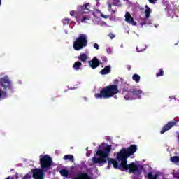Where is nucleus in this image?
Here are the masks:
<instances>
[{"label":"nucleus","mask_w":179,"mask_h":179,"mask_svg":"<svg viewBox=\"0 0 179 179\" xmlns=\"http://www.w3.org/2000/svg\"><path fill=\"white\" fill-rule=\"evenodd\" d=\"M117 93H120L117 85H110L103 87L100 93H96L94 96L96 99H110L113 96H115Z\"/></svg>","instance_id":"f257e3e1"},{"label":"nucleus","mask_w":179,"mask_h":179,"mask_svg":"<svg viewBox=\"0 0 179 179\" xmlns=\"http://www.w3.org/2000/svg\"><path fill=\"white\" fill-rule=\"evenodd\" d=\"M59 173L62 177H65L66 178H68L69 177V171L65 169H61L59 171Z\"/></svg>","instance_id":"412c9836"},{"label":"nucleus","mask_w":179,"mask_h":179,"mask_svg":"<svg viewBox=\"0 0 179 179\" xmlns=\"http://www.w3.org/2000/svg\"><path fill=\"white\" fill-rule=\"evenodd\" d=\"M108 37H110V38H111V40H113V38H114V37H115V35H114V34H113V33H110L108 34Z\"/></svg>","instance_id":"7c9ffc66"},{"label":"nucleus","mask_w":179,"mask_h":179,"mask_svg":"<svg viewBox=\"0 0 179 179\" xmlns=\"http://www.w3.org/2000/svg\"><path fill=\"white\" fill-rule=\"evenodd\" d=\"M133 80H135L136 83H139V81L141 80V76L138 74H134L132 76Z\"/></svg>","instance_id":"393cba45"},{"label":"nucleus","mask_w":179,"mask_h":179,"mask_svg":"<svg viewBox=\"0 0 179 179\" xmlns=\"http://www.w3.org/2000/svg\"><path fill=\"white\" fill-rule=\"evenodd\" d=\"M87 149H89V148L87 147L86 150H87Z\"/></svg>","instance_id":"a18cd8bd"},{"label":"nucleus","mask_w":179,"mask_h":179,"mask_svg":"<svg viewBox=\"0 0 179 179\" xmlns=\"http://www.w3.org/2000/svg\"><path fill=\"white\" fill-rule=\"evenodd\" d=\"M124 1H128V0H124Z\"/></svg>","instance_id":"de8ad7c7"},{"label":"nucleus","mask_w":179,"mask_h":179,"mask_svg":"<svg viewBox=\"0 0 179 179\" xmlns=\"http://www.w3.org/2000/svg\"><path fill=\"white\" fill-rule=\"evenodd\" d=\"M149 24H152V22H149Z\"/></svg>","instance_id":"c03bdc74"},{"label":"nucleus","mask_w":179,"mask_h":179,"mask_svg":"<svg viewBox=\"0 0 179 179\" xmlns=\"http://www.w3.org/2000/svg\"><path fill=\"white\" fill-rule=\"evenodd\" d=\"M24 179H30V176H29V174H27L24 176Z\"/></svg>","instance_id":"c9c22d12"},{"label":"nucleus","mask_w":179,"mask_h":179,"mask_svg":"<svg viewBox=\"0 0 179 179\" xmlns=\"http://www.w3.org/2000/svg\"><path fill=\"white\" fill-rule=\"evenodd\" d=\"M101 59H102L103 62H107V61H108L107 57H106V56H103L101 57Z\"/></svg>","instance_id":"2f4dec72"},{"label":"nucleus","mask_w":179,"mask_h":179,"mask_svg":"<svg viewBox=\"0 0 179 179\" xmlns=\"http://www.w3.org/2000/svg\"><path fill=\"white\" fill-rule=\"evenodd\" d=\"M163 75H164V71H163V69H159L158 73L156 74L157 78L163 76Z\"/></svg>","instance_id":"bb28decb"},{"label":"nucleus","mask_w":179,"mask_h":179,"mask_svg":"<svg viewBox=\"0 0 179 179\" xmlns=\"http://www.w3.org/2000/svg\"><path fill=\"white\" fill-rule=\"evenodd\" d=\"M101 64V62H99L97 57H93L92 60L88 61V65L92 68V69H96V68L100 66Z\"/></svg>","instance_id":"f8f14e48"},{"label":"nucleus","mask_w":179,"mask_h":179,"mask_svg":"<svg viewBox=\"0 0 179 179\" xmlns=\"http://www.w3.org/2000/svg\"><path fill=\"white\" fill-rule=\"evenodd\" d=\"M101 16L103 18V19H108L110 17L109 15H106L103 13H101Z\"/></svg>","instance_id":"c756f323"},{"label":"nucleus","mask_w":179,"mask_h":179,"mask_svg":"<svg viewBox=\"0 0 179 179\" xmlns=\"http://www.w3.org/2000/svg\"><path fill=\"white\" fill-rule=\"evenodd\" d=\"M129 157V155H128L127 151L125 150V148H122L117 154V160H120V167H122L123 166H125L126 164H128V161H127V159Z\"/></svg>","instance_id":"0eeeda50"},{"label":"nucleus","mask_w":179,"mask_h":179,"mask_svg":"<svg viewBox=\"0 0 179 179\" xmlns=\"http://www.w3.org/2000/svg\"><path fill=\"white\" fill-rule=\"evenodd\" d=\"M110 152H111V145H106L104 148V150H99L96 152V155L99 156V158H97L96 157H94L92 158V162L94 164L106 163L107 160L110 159V157H108Z\"/></svg>","instance_id":"7ed1b4c3"},{"label":"nucleus","mask_w":179,"mask_h":179,"mask_svg":"<svg viewBox=\"0 0 179 179\" xmlns=\"http://www.w3.org/2000/svg\"><path fill=\"white\" fill-rule=\"evenodd\" d=\"M70 19L66 18L62 20V23L64 24V26H66V24H69V22H70Z\"/></svg>","instance_id":"cd10ccee"},{"label":"nucleus","mask_w":179,"mask_h":179,"mask_svg":"<svg viewBox=\"0 0 179 179\" xmlns=\"http://www.w3.org/2000/svg\"><path fill=\"white\" fill-rule=\"evenodd\" d=\"M127 68L128 71H131V65H127Z\"/></svg>","instance_id":"4c0bfd02"},{"label":"nucleus","mask_w":179,"mask_h":179,"mask_svg":"<svg viewBox=\"0 0 179 179\" xmlns=\"http://www.w3.org/2000/svg\"><path fill=\"white\" fill-rule=\"evenodd\" d=\"M0 86L3 87V90H0V99H6L8 97V92H10V93L15 92L13 84H12V81L9 79L8 76L0 78Z\"/></svg>","instance_id":"f03ea898"},{"label":"nucleus","mask_w":179,"mask_h":179,"mask_svg":"<svg viewBox=\"0 0 179 179\" xmlns=\"http://www.w3.org/2000/svg\"><path fill=\"white\" fill-rule=\"evenodd\" d=\"M86 20H89V18L86 17H83L81 19V23H87V22Z\"/></svg>","instance_id":"c85d7f7f"},{"label":"nucleus","mask_w":179,"mask_h":179,"mask_svg":"<svg viewBox=\"0 0 179 179\" xmlns=\"http://www.w3.org/2000/svg\"><path fill=\"white\" fill-rule=\"evenodd\" d=\"M125 22L131 24L132 26H136V22L134 20V17L131 16V14L129 12H127L125 14Z\"/></svg>","instance_id":"4468645a"},{"label":"nucleus","mask_w":179,"mask_h":179,"mask_svg":"<svg viewBox=\"0 0 179 179\" xmlns=\"http://www.w3.org/2000/svg\"><path fill=\"white\" fill-rule=\"evenodd\" d=\"M1 0H0V6H1Z\"/></svg>","instance_id":"a19ab883"},{"label":"nucleus","mask_w":179,"mask_h":179,"mask_svg":"<svg viewBox=\"0 0 179 179\" xmlns=\"http://www.w3.org/2000/svg\"><path fill=\"white\" fill-rule=\"evenodd\" d=\"M146 21H143V22H142L141 23V26H145V24H146Z\"/></svg>","instance_id":"e433bc0d"},{"label":"nucleus","mask_w":179,"mask_h":179,"mask_svg":"<svg viewBox=\"0 0 179 179\" xmlns=\"http://www.w3.org/2000/svg\"><path fill=\"white\" fill-rule=\"evenodd\" d=\"M13 170H14V169H12L10 170V171H13Z\"/></svg>","instance_id":"37998d69"},{"label":"nucleus","mask_w":179,"mask_h":179,"mask_svg":"<svg viewBox=\"0 0 179 179\" xmlns=\"http://www.w3.org/2000/svg\"><path fill=\"white\" fill-rule=\"evenodd\" d=\"M148 179H157L159 178V173H155V175H153L152 172H149L148 173Z\"/></svg>","instance_id":"b1692460"},{"label":"nucleus","mask_w":179,"mask_h":179,"mask_svg":"<svg viewBox=\"0 0 179 179\" xmlns=\"http://www.w3.org/2000/svg\"><path fill=\"white\" fill-rule=\"evenodd\" d=\"M178 121L177 120H173L172 121L168 122V123L162 127V130L160 131V134H163L167 131H170L173 127H176L177 124H178Z\"/></svg>","instance_id":"6e6552de"},{"label":"nucleus","mask_w":179,"mask_h":179,"mask_svg":"<svg viewBox=\"0 0 179 179\" xmlns=\"http://www.w3.org/2000/svg\"><path fill=\"white\" fill-rule=\"evenodd\" d=\"M107 52H108V54H110V52H111V49L110 48L107 49Z\"/></svg>","instance_id":"58836bf2"},{"label":"nucleus","mask_w":179,"mask_h":179,"mask_svg":"<svg viewBox=\"0 0 179 179\" xmlns=\"http://www.w3.org/2000/svg\"><path fill=\"white\" fill-rule=\"evenodd\" d=\"M44 170L35 169L32 171V177L34 179H44Z\"/></svg>","instance_id":"9b49d317"},{"label":"nucleus","mask_w":179,"mask_h":179,"mask_svg":"<svg viewBox=\"0 0 179 179\" xmlns=\"http://www.w3.org/2000/svg\"><path fill=\"white\" fill-rule=\"evenodd\" d=\"M78 59L81 61V62H86L87 61V55L86 53H81L78 57Z\"/></svg>","instance_id":"aec40b11"},{"label":"nucleus","mask_w":179,"mask_h":179,"mask_svg":"<svg viewBox=\"0 0 179 179\" xmlns=\"http://www.w3.org/2000/svg\"><path fill=\"white\" fill-rule=\"evenodd\" d=\"M108 162V165L113 164L114 169H118V162L114 159L109 158V159H107L106 158V162Z\"/></svg>","instance_id":"6ab92c4d"},{"label":"nucleus","mask_w":179,"mask_h":179,"mask_svg":"<svg viewBox=\"0 0 179 179\" xmlns=\"http://www.w3.org/2000/svg\"><path fill=\"white\" fill-rule=\"evenodd\" d=\"M6 179H10V177L8 176Z\"/></svg>","instance_id":"79ce46f5"},{"label":"nucleus","mask_w":179,"mask_h":179,"mask_svg":"<svg viewBox=\"0 0 179 179\" xmlns=\"http://www.w3.org/2000/svg\"><path fill=\"white\" fill-rule=\"evenodd\" d=\"M73 179H90V176L87 173H80L77 175Z\"/></svg>","instance_id":"f3484780"},{"label":"nucleus","mask_w":179,"mask_h":179,"mask_svg":"<svg viewBox=\"0 0 179 179\" xmlns=\"http://www.w3.org/2000/svg\"><path fill=\"white\" fill-rule=\"evenodd\" d=\"M145 10L144 12L145 15V20H146L149 19V17H150V13H152V9H150V8L148 5H145Z\"/></svg>","instance_id":"a211bd4d"},{"label":"nucleus","mask_w":179,"mask_h":179,"mask_svg":"<svg viewBox=\"0 0 179 179\" xmlns=\"http://www.w3.org/2000/svg\"><path fill=\"white\" fill-rule=\"evenodd\" d=\"M175 45H177V43H175Z\"/></svg>","instance_id":"49530a36"},{"label":"nucleus","mask_w":179,"mask_h":179,"mask_svg":"<svg viewBox=\"0 0 179 179\" xmlns=\"http://www.w3.org/2000/svg\"><path fill=\"white\" fill-rule=\"evenodd\" d=\"M126 152L127 153L128 156H132L135 152L138 150V146L136 145L133 144L131 145L129 148H124Z\"/></svg>","instance_id":"ddd939ff"},{"label":"nucleus","mask_w":179,"mask_h":179,"mask_svg":"<svg viewBox=\"0 0 179 179\" xmlns=\"http://www.w3.org/2000/svg\"><path fill=\"white\" fill-rule=\"evenodd\" d=\"M171 162H172V163H179V157L178 156L171 157Z\"/></svg>","instance_id":"a878e982"},{"label":"nucleus","mask_w":179,"mask_h":179,"mask_svg":"<svg viewBox=\"0 0 179 179\" xmlns=\"http://www.w3.org/2000/svg\"><path fill=\"white\" fill-rule=\"evenodd\" d=\"M73 47L75 51H80V50H83L85 47H87V35L80 34L78 37L76 38V41H74Z\"/></svg>","instance_id":"39448f33"},{"label":"nucleus","mask_w":179,"mask_h":179,"mask_svg":"<svg viewBox=\"0 0 179 179\" xmlns=\"http://www.w3.org/2000/svg\"><path fill=\"white\" fill-rule=\"evenodd\" d=\"M64 160H69V162H71L73 163L75 162V157L72 155H66L63 157Z\"/></svg>","instance_id":"4be33fe9"},{"label":"nucleus","mask_w":179,"mask_h":179,"mask_svg":"<svg viewBox=\"0 0 179 179\" xmlns=\"http://www.w3.org/2000/svg\"><path fill=\"white\" fill-rule=\"evenodd\" d=\"M111 72V65L106 66L104 69H103L100 73L101 75H108Z\"/></svg>","instance_id":"dca6fc26"},{"label":"nucleus","mask_w":179,"mask_h":179,"mask_svg":"<svg viewBox=\"0 0 179 179\" xmlns=\"http://www.w3.org/2000/svg\"><path fill=\"white\" fill-rule=\"evenodd\" d=\"M39 157V163L41 170H43L45 172L48 171V170L51 169V166H52V158L48 155H40Z\"/></svg>","instance_id":"423d86ee"},{"label":"nucleus","mask_w":179,"mask_h":179,"mask_svg":"<svg viewBox=\"0 0 179 179\" xmlns=\"http://www.w3.org/2000/svg\"><path fill=\"white\" fill-rule=\"evenodd\" d=\"M89 6H90V3H87L83 6H78L77 8L78 15H86V13H89L90 12V9H89Z\"/></svg>","instance_id":"9d476101"},{"label":"nucleus","mask_w":179,"mask_h":179,"mask_svg":"<svg viewBox=\"0 0 179 179\" xmlns=\"http://www.w3.org/2000/svg\"><path fill=\"white\" fill-rule=\"evenodd\" d=\"M94 48H95L96 50H99V44L94 43Z\"/></svg>","instance_id":"72a5a7b5"},{"label":"nucleus","mask_w":179,"mask_h":179,"mask_svg":"<svg viewBox=\"0 0 179 179\" xmlns=\"http://www.w3.org/2000/svg\"><path fill=\"white\" fill-rule=\"evenodd\" d=\"M122 94L125 100H138L141 99V94H143V92L138 88H123Z\"/></svg>","instance_id":"20e7f679"},{"label":"nucleus","mask_w":179,"mask_h":179,"mask_svg":"<svg viewBox=\"0 0 179 179\" xmlns=\"http://www.w3.org/2000/svg\"><path fill=\"white\" fill-rule=\"evenodd\" d=\"M122 171L129 170V173H136V171H139V167L135 164V162H131L130 164H126L123 166Z\"/></svg>","instance_id":"1a4fd4ad"},{"label":"nucleus","mask_w":179,"mask_h":179,"mask_svg":"<svg viewBox=\"0 0 179 179\" xmlns=\"http://www.w3.org/2000/svg\"><path fill=\"white\" fill-rule=\"evenodd\" d=\"M150 3H152L153 5H155V3H156V1L157 0H148Z\"/></svg>","instance_id":"473e14b6"},{"label":"nucleus","mask_w":179,"mask_h":179,"mask_svg":"<svg viewBox=\"0 0 179 179\" xmlns=\"http://www.w3.org/2000/svg\"><path fill=\"white\" fill-rule=\"evenodd\" d=\"M81 66H82V62L78 61L74 63L73 68V69H75V71H79Z\"/></svg>","instance_id":"5701e85b"},{"label":"nucleus","mask_w":179,"mask_h":179,"mask_svg":"<svg viewBox=\"0 0 179 179\" xmlns=\"http://www.w3.org/2000/svg\"><path fill=\"white\" fill-rule=\"evenodd\" d=\"M15 178H16V179L19 178V176H18V173H17H17H15Z\"/></svg>","instance_id":"ea45409f"},{"label":"nucleus","mask_w":179,"mask_h":179,"mask_svg":"<svg viewBox=\"0 0 179 179\" xmlns=\"http://www.w3.org/2000/svg\"><path fill=\"white\" fill-rule=\"evenodd\" d=\"M76 13V12H75L74 10H72L70 12L71 16H73V15H75Z\"/></svg>","instance_id":"f704fd0d"},{"label":"nucleus","mask_w":179,"mask_h":179,"mask_svg":"<svg viewBox=\"0 0 179 179\" xmlns=\"http://www.w3.org/2000/svg\"><path fill=\"white\" fill-rule=\"evenodd\" d=\"M115 3H109L108 6V10L109 12H110V10L112 12H113V13H115V12H117V10H113L111 8L112 6H121V1H120V0H113Z\"/></svg>","instance_id":"2eb2a0df"}]
</instances>
